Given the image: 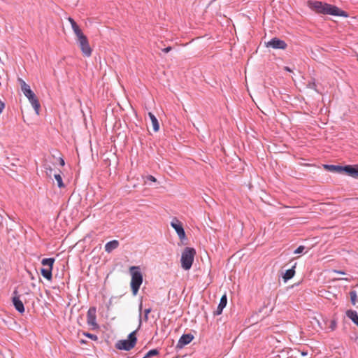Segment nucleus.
Returning <instances> with one entry per match:
<instances>
[{
  "label": "nucleus",
  "instance_id": "nucleus-1",
  "mask_svg": "<svg viewBox=\"0 0 358 358\" xmlns=\"http://www.w3.org/2000/svg\"><path fill=\"white\" fill-rule=\"evenodd\" d=\"M142 309H143V304L142 302L139 304V324L138 329L136 330L133 331L131 332L127 339L124 340H120L118 341L115 344V348L120 350H125V351H129L131 349H133L137 342V338L136 336V331L138 329L141 328L142 324Z\"/></svg>",
  "mask_w": 358,
  "mask_h": 358
},
{
  "label": "nucleus",
  "instance_id": "nucleus-2",
  "mask_svg": "<svg viewBox=\"0 0 358 358\" xmlns=\"http://www.w3.org/2000/svg\"><path fill=\"white\" fill-rule=\"evenodd\" d=\"M129 271L131 275V288L133 294L136 295L143 282V275L139 266H131Z\"/></svg>",
  "mask_w": 358,
  "mask_h": 358
},
{
  "label": "nucleus",
  "instance_id": "nucleus-3",
  "mask_svg": "<svg viewBox=\"0 0 358 358\" xmlns=\"http://www.w3.org/2000/svg\"><path fill=\"white\" fill-rule=\"evenodd\" d=\"M196 250L192 248L187 247L181 255V266L184 270H189L192 266Z\"/></svg>",
  "mask_w": 358,
  "mask_h": 358
},
{
  "label": "nucleus",
  "instance_id": "nucleus-4",
  "mask_svg": "<svg viewBox=\"0 0 358 358\" xmlns=\"http://www.w3.org/2000/svg\"><path fill=\"white\" fill-rule=\"evenodd\" d=\"M78 45L85 57H90L92 55V49L89 44L88 40L85 34H82L77 37Z\"/></svg>",
  "mask_w": 358,
  "mask_h": 358
},
{
  "label": "nucleus",
  "instance_id": "nucleus-5",
  "mask_svg": "<svg viewBox=\"0 0 358 358\" xmlns=\"http://www.w3.org/2000/svg\"><path fill=\"white\" fill-rule=\"evenodd\" d=\"M87 323L93 330L99 328V324L96 322V308L94 306L90 307L87 311Z\"/></svg>",
  "mask_w": 358,
  "mask_h": 358
},
{
  "label": "nucleus",
  "instance_id": "nucleus-6",
  "mask_svg": "<svg viewBox=\"0 0 358 358\" xmlns=\"http://www.w3.org/2000/svg\"><path fill=\"white\" fill-rule=\"evenodd\" d=\"M327 3H322V1H308V7L313 10L314 11H315L316 13H320V14H324L325 15V11H326V5Z\"/></svg>",
  "mask_w": 358,
  "mask_h": 358
},
{
  "label": "nucleus",
  "instance_id": "nucleus-7",
  "mask_svg": "<svg viewBox=\"0 0 358 358\" xmlns=\"http://www.w3.org/2000/svg\"><path fill=\"white\" fill-rule=\"evenodd\" d=\"M326 13L325 15H331L334 16H342V17H347L348 14L346 12L341 10L339 8H338L336 6L331 5L327 3L326 6Z\"/></svg>",
  "mask_w": 358,
  "mask_h": 358
},
{
  "label": "nucleus",
  "instance_id": "nucleus-8",
  "mask_svg": "<svg viewBox=\"0 0 358 358\" xmlns=\"http://www.w3.org/2000/svg\"><path fill=\"white\" fill-rule=\"evenodd\" d=\"M171 225L175 229L180 240L185 239L186 235L185 230L183 229L182 223L178 220L174 218L173 220L171 222Z\"/></svg>",
  "mask_w": 358,
  "mask_h": 358
},
{
  "label": "nucleus",
  "instance_id": "nucleus-9",
  "mask_svg": "<svg viewBox=\"0 0 358 358\" xmlns=\"http://www.w3.org/2000/svg\"><path fill=\"white\" fill-rule=\"evenodd\" d=\"M266 47L272 48L273 49L284 50L287 48V43L278 38H273L266 43Z\"/></svg>",
  "mask_w": 358,
  "mask_h": 358
},
{
  "label": "nucleus",
  "instance_id": "nucleus-10",
  "mask_svg": "<svg viewBox=\"0 0 358 358\" xmlns=\"http://www.w3.org/2000/svg\"><path fill=\"white\" fill-rule=\"evenodd\" d=\"M17 80L20 85L22 92L27 99L35 94L34 92L31 90L30 86L27 84L23 79L19 78Z\"/></svg>",
  "mask_w": 358,
  "mask_h": 358
},
{
  "label": "nucleus",
  "instance_id": "nucleus-11",
  "mask_svg": "<svg viewBox=\"0 0 358 358\" xmlns=\"http://www.w3.org/2000/svg\"><path fill=\"white\" fill-rule=\"evenodd\" d=\"M342 172L346 173L348 176L352 178H358V164L355 166L346 165L343 166Z\"/></svg>",
  "mask_w": 358,
  "mask_h": 358
},
{
  "label": "nucleus",
  "instance_id": "nucleus-12",
  "mask_svg": "<svg viewBox=\"0 0 358 358\" xmlns=\"http://www.w3.org/2000/svg\"><path fill=\"white\" fill-rule=\"evenodd\" d=\"M193 338L194 336L191 334L182 335L177 343V348H182L184 346L189 344L193 340Z\"/></svg>",
  "mask_w": 358,
  "mask_h": 358
},
{
  "label": "nucleus",
  "instance_id": "nucleus-13",
  "mask_svg": "<svg viewBox=\"0 0 358 358\" xmlns=\"http://www.w3.org/2000/svg\"><path fill=\"white\" fill-rule=\"evenodd\" d=\"M227 303V297L226 294H224L220 301V303L217 307V310L214 312V315H219L222 313L223 309L226 307Z\"/></svg>",
  "mask_w": 358,
  "mask_h": 358
},
{
  "label": "nucleus",
  "instance_id": "nucleus-14",
  "mask_svg": "<svg viewBox=\"0 0 358 358\" xmlns=\"http://www.w3.org/2000/svg\"><path fill=\"white\" fill-rule=\"evenodd\" d=\"M13 303L15 308L20 313L24 312V306L22 301L20 299L18 296H14L13 297Z\"/></svg>",
  "mask_w": 358,
  "mask_h": 358
},
{
  "label": "nucleus",
  "instance_id": "nucleus-15",
  "mask_svg": "<svg viewBox=\"0 0 358 358\" xmlns=\"http://www.w3.org/2000/svg\"><path fill=\"white\" fill-rule=\"evenodd\" d=\"M28 100H29V103L31 104V106H33V108L36 112V114L39 115L41 105L39 103L38 100L37 99V98L36 96V94H34L33 96L29 97Z\"/></svg>",
  "mask_w": 358,
  "mask_h": 358
},
{
  "label": "nucleus",
  "instance_id": "nucleus-16",
  "mask_svg": "<svg viewBox=\"0 0 358 358\" xmlns=\"http://www.w3.org/2000/svg\"><path fill=\"white\" fill-rule=\"evenodd\" d=\"M68 21L70 22V24L71 25V28H72L74 34H76V37H78L82 34H84L83 33L82 30L80 29V28L79 27V26L77 24L76 21L72 17H69L68 18Z\"/></svg>",
  "mask_w": 358,
  "mask_h": 358
},
{
  "label": "nucleus",
  "instance_id": "nucleus-17",
  "mask_svg": "<svg viewBox=\"0 0 358 358\" xmlns=\"http://www.w3.org/2000/svg\"><path fill=\"white\" fill-rule=\"evenodd\" d=\"M119 246V242L117 240H113L108 242L105 245V250L108 253H110L113 250L117 248Z\"/></svg>",
  "mask_w": 358,
  "mask_h": 358
},
{
  "label": "nucleus",
  "instance_id": "nucleus-18",
  "mask_svg": "<svg viewBox=\"0 0 358 358\" xmlns=\"http://www.w3.org/2000/svg\"><path fill=\"white\" fill-rule=\"evenodd\" d=\"M296 263L294 264V265L290 268L285 271V274L283 275L282 278L284 279L285 282H287V280L292 279L294 274H295V267H296Z\"/></svg>",
  "mask_w": 358,
  "mask_h": 358
},
{
  "label": "nucleus",
  "instance_id": "nucleus-19",
  "mask_svg": "<svg viewBox=\"0 0 358 358\" xmlns=\"http://www.w3.org/2000/svg\"><path fill=\"white\" fill-rule=\"evenodd\" d=\"M148 116L150 117V118L151 120L152 127H153V130L155 131H158L159 129V122H158L157 117L151 112L148 113Z\"/></svg>",
  "mask_w": 358,
  "mask_h": 358
},
{
  "label": "nucleus",
  "instance_id": "nucleus-20",
  "mask_svg": "<svg viewBox=\"0 0 358 358\" xmlns=\"http://www.w3.org/2000/svg\"><path fill=\"white\" fill-rule=\"evenodd\" d=\"M346 315L350 318L355 324L358 322V314L357 311L353 310H348L346 311Z\"/></svg>",
  "mask_w": 358,
  "mask_h": 358
},
{
  "label": "nucleus",
  "instance_id": "nucleus-21",
  "mask_svg": "<svg viewBox=\"0 0 358 358\" xmlns=\"http://www.w3.org/2000/svg\"><path fill=\"white\" fill-rule=\"evenodd\" d=\"M343 166L338 165H324V169L331 172L342 173Z\"/></svg>",
  "mask_w": 358,
  "mask_h": 358
},
{
  "label": "nucleus",
  "instance_id": "nucleus-22",
  "mask_svg": "<svg viewBox=\"0 0 358 358\" xmlns=\"http://www.w3.org/2000/svg\"><path fill=\"white\" fill-rule=\"evenodd\" d=\"M55 262L54 258H45L41 261V264L44 266H47L46 268L52 270L53 264Z\"/></svg>",
  "mask_w": 358,
  "mask_h": 358
},
{
  "label": "nucleus",
  "instance_id": "nucleus-23",
  "mask_svg": "<svg viewBox=\"0 0 358 358\" xmlns=\"http://www.w3.org/2000/svg\"><path fill=\"white\" fill-rule=\"evenodd\" d=\"M52 271L51 269L42 268L41 269V273L45 279L50 280L52 279Z\"/></svg>",
  "mask_w": 358,
  "mask_h": 358
},
{
  "label": "nucleus",
  "instance_id": "nucleus-24",
  "mask_svg": "<svg viewBox=\"0 0 358 358\" xmlns=\"http://www.w3.org/2000/svg\"><path fill=\"white\" fill-rule=\"evenodd\" d=\"M54 178H55V180L57 182L58 187H59V188L64 187V184L63 182L62 178V176L60 173H55Z\"/></svg>",
  "mask_w": 358,
  "mask_h": 358
},
{
  "label": "nucleus",
  "instance_id": "nucleus-25",
  "mask_svg": "<svg viewBox=\"0 0 358 358\" xmlns=\"http://www.w3.org/2000/svg\"><path fill=\"white\" fill-rule=\"evenodd\" d=\"M159 351L157 349H152L148 351L146 355L143 357L144 358H150L153 356L159 355Z\"/></svg>",
  "mask_w": 358,
  "mask_h": 358
},
{
  "label": "nucleus",
  "instance_id": "nucleus-26",
  "mask_svg": "<svg viewBox=\"0 0 358 358\" xmlns=\"http://www.w3.org/2000/svg\"><path fill=\"white\" fill-rule=\"evenodd\" d=\"M44 169H45V173H46L47 176L48 178H51L52 175V171H53L52 168L48 164H45Z\"/></svg>",
  "mask_w": 358,
  "mask_h": 358
},
{
  "label": "nucleus",
  "instance_id": "nucleus-27",
  "mask_svg": "<svg viewBox=\"0 0 358 358\" xmlns=\"http://www.w3.org/2000/svg\"><path fill=\"white\" fill-rule=\"evenodd\" d=\"M350 301H351L353 305H355V303H356V301H357V295L356 291H355V290L351 291L350 292Z\"/></svg>",
  "mask_w": 358,
  "mask_h": 358
},
{
  "label": "nucleus",
  "instance_id": "nucleus-28",
  "mask_svg": "<svg viewBox=\"0 0 358 358\" xmlns=\"http://www.w3.org/2000/svg\"><path fill=\"white\" fill-rule=\"evenodd\" d=\"M151 308H147L144 310V317H143V320L145 322H147L148 320V314L151 312Z\"/></svg>",
  "mask_w": 358,
  "mask_h": 358
},
{
  "label": "nucleus",
  "instance_id": "nucleus-29",
  "mask_svg": "<svg viewBox=\"0 0 358 358\" xmlns=\"http://www.w3.org/2000/svg\"><path fill=\"white\" fill-rule=\"evenodd\" d=\"M304 250H305V247L303 245H300L294 251V254H301L303 252Z\"/></svg>",
  "mask_w": 358,
  "mask_h": 358
},
{
  "label": "nucleus",
  "instance_id": "nucleus-30",
  "mask_svg": "<svg viewBox=\"0 0 358 358\" xmlns=\"http://www.w3.org/2000/svg\"><path fill=\"white\" fill-rule=\"evenodd\" d=\"M84 335L88 338H92V340H96L97 336L96 335L90 334V333H84Z\"/></svg>",
  "mask_w": 358,
  "mask_h": 358
},
{
  "label": "nucleus",
  "instance_id": "nucleus-31",
  "mask_svg": "<svg viewBox=\"0 0 358 358\" xmlns=\"http://www.w3.org/2000/svg\"><path fill=\"white\" fill-rule=\"evenodd\" d=\"M146 178H147V180L152 181V182H156V180H157L156 178L151 175L148 176L146 177Z\"/></svg>",
  "mask_w": 358,
  "mask_h": 358
},
{
  "label": "nucleus",
  "instance_id": "nucleus-32",
  "mask_svg": "<svg viewBox=\"0 0 358 358\" xmlns=\"http://www.w3.org/2000/svg\"><path fill=\"white\" fill-rule=\"evenodd\" d=\"M5 108V104L3 102L0 101V113H1Z\"/></svg>",
  "mask_w": 358,
  "mask_h": 358
},
{
  "label": "nucleus",
  "instance_id": "nucleus-33",
  "mask_svg": "<svg viewBox=\"0 0 358 358\" xmlns=\"http://www.w3.org/2000/svg\"><path fill=\"white\" fill-rule=\"evenodd\" d=\"M171 49H172V48H171V47L169 46V47H167V48H164V49L162 50V51H163L164 52H165V53H167V52H169V51H171Z\"/></svg>",
  "mask_w": 358,
  "mask_h": 358
},
{
  "label": "nucleus",
  "instance_id": "nucleus-34",
  "mask_svg": "<svg viewBox=\"0 0 358 358\" xmlns=\"http://www.w3.org/2000/svg\"><path fill=\"white\" fill-rule=\"evenodd\" d=\"M334 272L336 273L342 274V275L345 274V273L344 271H343L334 270Z\"/></svg>",
  "mask_w": 358,
  "mask_h": 358
},
{
  "label": "nucleus",
  "instance_id": "nucleus-35",
  "mask_svg": "<svg viewBox=\"0 0 358 358\" xmlns=\"http://www.w3.org/2000/svg\"><path fill=\"white\" fill-rule=\"evenodd\" d=\"M338 280H345V281H347V282L350 281V278H338Z\"/></svg>",
  "mask_w": 358,
  "mask_h": 358
},
{
  "label": "nucleus",
  "instance_id": "nucleus-36",
  "mask_svg": "<svg viewBox=\"0 0 358 358\" xmlns=\"http://www.w3.org/2000/svg\"><path fill=\"white\" fill-rule=\"evenodd\" d=\"M59 164L62 166H64L65 162H64V160L62 158H59Z\"/></svg>",
  "mask_w": 358,
  "mask_h": 358
},
{
  "label": "nucleus",
  "instance_id": "nucleus-37",
  "mask_svg": "<svg viewBox=\"0 0 358 358\" xmlns=\"http://www.w3.org/2000/svg\"><path fill=\"white\" fill-rule=\"evenodd\" d=\"M301 355L303 356H306L308 355V352H301Z\"/></svg>",
  "mask_w": 358,
  "mask_h": 358
},
{
  "label": "nucleus",
  "instance_id": "nucleus-38",
  "mask_svg": "<svg viewBox=\"0 0 358 358\" xmlns=\"http://www.w3.org/2000/svg\"><path fill=\"white\" fill-rule=\"evenodd\" d=\"M285 69H286L287 71H291V70L289 69V67H285Z\"/></svg>",
  "mask_w": 358,
  "mask_h": 358
},
{
  "label": "nucleus",
  "instance_id": "nucleus-39",
  "mask_svg": "<svg viewBox=\"0 0 358 358\" xmlns=\"http://www.w3.org/2000/svg\"><path fill=\"white\" fill-rule=\"evenodd\" d=\"M269 303H270V302L268 301V302L267 303V304H266V305H264V308H265V307H266L267 306H268V305H269Z\"/></svg>",
  "mask_w": 358,
  "mask_h": 358
},
{
  "label": "nucleus",
  "instance_id": "nucleus-40",
  "mask_svg": "<svg viewBox=\"0 0 358 358\" xmlns=\"http://www.w3.org/2000/svg\"><path fill=\"white\" fill-rule=\"evenodd\" d=\"M143 358H144V357H143Z\"/></svg>",
  "mask_w": 358,
  "mask_h": 358
}]
</instances>
